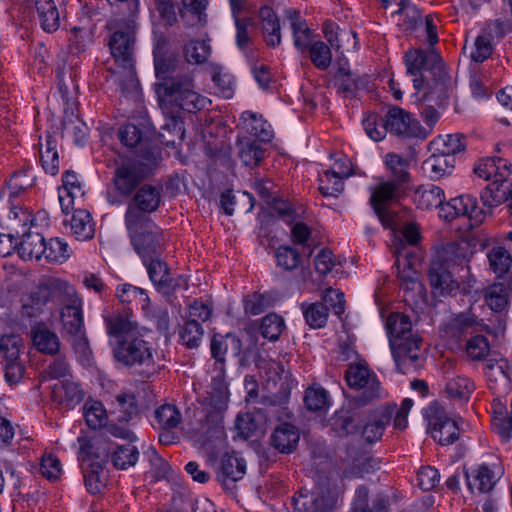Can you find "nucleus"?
Instances as JSON below:
<instances>
[{
  "instance_id": "5",
  "label": "nucleus",
  "mask_w": 512,
  "mask_h": 512,
  "mask_svg": "<svg viewBox=\"0 0 512 512\" xmlns=\"http://www.w3.org/2000/svg\"><path fill=\"white\" fill-rule=\"evenodd\" d=\"M228 389L222 382L213 387L206 398L205 419L201 428L203 448L210 458L216 459L226 448L223 413L227 408Z\"/></svg>"
},
{
  "instance_id": "54",
  "label": "nucleus",
  "mask_w": 512,
  "mask_h": 512,
  "mask_svg": "<svg viewBox=\"0 0 512 512\" xmlns=\"http://www.w3.org/2000/svg\"><path fill=\"white\" fill-rule=\"evenodd\" d=\"M183 53L189 64L199 65L209 58L211 46L204 40H192L184 46Z\"/></svg>"
},
{
  "instance_id": "20",
  "label": "nucleus",
  "mask_w": 512,
  "mask_h": 512,
  "mask_svg": "<svg viewBox=\"0 0 512 512\" xmlns=\"http://www.w3.org/2000/svg\"><path fill=\"white\" fill-rule=\"evenodd\" d=\"M144 265L147 268L149 278L157 291L170 295L178 288L187 289L188 284L183 277L172 278L167 264L159 259V256L148 259Z\"/></svg>"
},
{
  "instance_id": "58",
  "label": "nucleus",
  "mask_w": 512,
  "mask_h": 512,
  "mask_svg": "<svg viewBox=\"0 0 512 512\" xmlns=\"http://www.w3.org/2000/svg\"><path fill=\"white\" fill-rule=\"evenodd\" d=\"M116 296L122 303H132L141 305L143 309L150 303V299L146 291L142 288L133 286L131 284H123L117 287Z\"/></svg>"
},
{
  "instance_id": "61",
  "label": "nucleus",
  "mask_w": 512,
  "mask_h": 512,
  "mask_svg": "<svg viewBox=\"0 0 512 512\" xmlns=\"http://www.w3.org/2000/svg\"><path fill=\"white\" fill-rule=\"evenodd\" d=\"M284 327L285 322L281 316L274 313L268 314L261 321V335L270 341H276Z\"/></svg>"
},
{
  "instance_id": "9",
  "label": "nucleus",
  "mask_w": 512,
  "mask_h": 512,
  "mask_svg": "<svg viewBox=\"0 0 512 512\" xmlns=\"http://www.w3.org/2000/svg\"><path fill=\"white\" fill-rule=\"evenodd\" d=\"M463 262L464 256L455 244H448L436 255L428 271L429 282L435 294L446 295L458 289L453 269Z\"/></svg>"
},
{
  "instance_id": "19",
  "label": "nucleus",
  "mask_w": 512,
  "mask_h": 512,
  "mask_svg": "<svg viewBox=\"0 0 512 512\" xmlns=\"http://www.w3.org/2000/svg\"><path fill=\"white\" fill-rule=\"evenodd\" d=\"M345 379L351 388L362 391L356 397L360 404H366L379 396L380 384L376 376L365 365H350L346 370Z\"/></svg>"
},
{
  "instance_id": "49",
  "label": "nucleus",
  "mask_w": 512,
  "mask_h": 512,
  "mask_svg": "<svg viewBox=\"0 0 512 512\" xmlns=\"http://www.w3.org/2000/svg\"><path fill=\"white\" fill-rule=\"evenodd\" d=\"M83 415L91 429H98L107 423V412L100 401L88 400L83 406Z\"/></svg>"
},
{
  "instance_id": "64",
  "label": "nucleus",
  "mask_w": 512,
  "mask_h": 512,
  "mask_svg": "<svg viewBox=\"0 0 512 512\" xmlns=\"http://www.w3.org/2000/svg\"><path fill=\"white\" fill-rule=\"evenodd\" d=\"M487 257L490 267L495 273L502 275L509 270L511 255L505 248L494 247L489 251Z\"/></svg>"
},
{
  "instance_id": "46",
  "label": "nucleus",
  "mask_w": 512,
  "mask_h": 512,
  "mask_svg": "<svg viewBox=\"0 0 512 512\" xmlns=\"http://www.w3.org/2000/svg\"><path fill=\"white\" fill-rule=\"evenodd\" d=\"M349 173L335 170H327L320 178L319 190L324 196H337L343 191V178L348 177Z\"/></svg>"
},
{
  "instance_id": "15",
  "label": "nucleus",
  "mask_w": 512,
  "mask_h": 512,
  "mask_svg": "<svg viewBox=\"0 0 512 512\" xmlns=\"http://www.w3.org/2000/svg\"><path fill=\"white\" fill-rule=\"evenodd\" d=\"M487 212L477 206V200L474 196L465 194L443 202L439 210V217L451 222L458 217H467L471 221V226L480 225Z\"/></svg>"
},
{
  "instance_id": "29",
  "label": "nucleus",
  "mask_w": 512,
  "mask_h": 512,
  "mask_svg": "<svg viewBox=\"0 0 512 512\" xmlns=\"http://www.w3.org/2000/svg\"><path fill=\"white\" fill-rule=\"evenodd\" d=\"M300 433L296 426L290 423H281L275 427L270 436V444L283 454H289L296 449Z\"/></svg>"
},
{
  "instance_id": "8",
  "label": "nucleus",
  "mask_w": 512,
  "mask_h": 512,
  "mask_svg": "<svg viewBox=\"0 0 512 512\" xmlns=\"http://www.w3.org/2000/svg\"><path fill=\"white\" fill-rule=\"evenodd\" d=\"M72 285L62 280H52L40 284L22 298V315L36 318L45 313L58 309L63 297L69 296Z\"/></svg>"
},
{
  "instance_id": "6",
  "label": "nucleus",
  "mask_w": 512,
  "mask_h": 512,
  "mask_svg": "<svg viewBox=\"0 0 512 512\" xmlns=\"http://www.w3.org/2000/svg\"><path fill=\"white\" fill-rule=\"evenodd\" d=\"M156 91L163 107L175 106L189 113H196L210 105L211 101L196 90L194 73L186 69L166 82L156 83Z\"/></svg>"
},
{
  "instance_id": "59",
  "label": "nucleus",
  "mask_w": 512,
  "mask_h": 512,
  "mask_svg": "<svg viewBox=\"0 0 512 512\" xmlns=\"http://www.w3.org/2000/svg\"><path fill=\"white\" fill-rule=\"evenodd\" d=\"M42 257L48 262L63 263L70 257L68 244L59 238H51L45 241V252Z\"/></svg>"
},
{
  "instance_id": "48",
  "label": "nucleus",
  "mask_w": 512,
  "mask_h": 512,
  "mask_svg": "<svg viewBox=\"0 0 512 512\" xmlns=\"http://www.w3.org/2000/svg\"><path fill=\"white\" fill-rule=\"evenodd\" d=\"M204 336V329L200 322L186 319L179 331V338L183 345L193 349L199 347Z\"/></svg>"
},
{
  "instance_id": "53",
  "label": "nucleus",
  "mask_w": 512,
  "mask_h": 512,
  "mask_svg": "<svg viewBox=\"0 0 512 512\" xmlns=\"http://www.w3.org/2000/svg\"><path fill=\"white\" fill-rule=\"evenodd\" d=\"M306 323L313 329L325 326L328 319V308L323 303H311L301 305Z\"/></svg>"
},
{
  "instance_id": "42",
  "label": "nucleus",
  "mask_w": 512,
  "mask_h": 512,
  "mask_svg": "<svg viewBox=\"0 0 512 512\" xmlns=\"http://www.w3.org/2000/svg\"><path fill=\"white\" fill-rule=\"evenodd\" d=\"M139 450L131 443L117 446L110 453V461L116 469L127 470L136 465L139 459Z\"/></svg>"
},
{
  "instance_id": "62",
  "label": "nucleus",
  "mask_w": 512,
  "mask_h": 512,
  "mask_svg": "<svg viewBox=\"0 0 512 512\" xmlns=\"http://www.w3.org/2000/svg\"><path fill=\"white\" fill-rule=\"evenodd\" d=\"M304 402L308 410L321 411L328 406L327 391L318 385L310 386L305 391Z\"/></svg>"
},
{
  "instance_id": "27",
  "label": "nucleus",
  "mask_w": 512,
  "mask_h": 512,
  "mask_svg": "<svg viewBox=\"0 0 512 512\" xmlns=\"http://www.w3.org/2000/svg\"><path fill=\"white\" fill-rule=\"evenodd\" d=\"M370 192L372 208H380L398 202L405 193V187L389 179H381L377 185L370 188Z\"/></svg>"
},
{
  "instance_id": "37",
  "label": "nucleus",
  "mask_w": 512,
  "mask_h": 512,
  "mask_svg": "<svg viewBox=\"0 0 512 512\" xmlns=\"http://www.w3.org/2000/svg\"><path fill=\"white\" fill-rule=\"evenodd\" d=\"M31 338L34 347L43 354L54 355L60 350L61 343L57 334L43 325L31 329Z\"/></svg>"
},
{
  "instance_id": "11",
  "label": "nucleus",
  "mask_w": 512,
  "mask_h": 512,
  "mask_svg": "<svg viewBox=\"0 0 512 512\" xmlns=\"http://www.w3.org/2000/svg\"><path fill=\"white\" fill-rule=\"evenodd\" d=\"M407 73L413 78L416 93L424 87L425 81L434 73L444 68V63L438 52L433 49H411L405 54Z\"/></svg>"
},
{
  "instance_id": "21",
  "label": "nucleus",
  "mask_w": 512,
  "mask_h": 512,
  "mask_svg": "<svg viewBox=\"0 0 512 512\" xmlns=\"http://www.w3.org/2000/svg\"><path fill=\"white\" fill-rule=\"evenodd\" d=\"M246 473V462L238 457L234 452L224 453L219 462L217 478L223 488L230 495L235 494V483L241 480Z\"/></svg>"
},
{
  "instance_id": "36",
  "label": "nucleus",
  "mask_w": 512,
  "mask_h": 512,
  "mask_svg": "<svg viewBox=\"0 0 512 512\" xmlns=\"http://www.w3.org/2000/svg\"><path fill=\"white\" fill-rule=\"evenodd\" d=\"M19 256L23 260H39L45 252V239L39 233H21V241L16 243Z\"/></svg>"
},
{
  "instance_id": "38",
  "label": "nucleus",
  "mask_w": 512,
  "mask_h": 512,
  "mask_svg": "<svg viewBox=\"0 0 512 512\" xmlns=\"http://www.w3.org/2000/svg\"><path fill=\"white\" fill-rule=\"evenodd\" d=\"M444 201V191L434 184L421 186L415 191L414 202L419 209L439 208L440 210Z\"/></svg>"
},
{
  "instance_id": "50",
  "label": "nucleus",
  "mask_w": 512,
  "mask_h": 512,
  "mask_svg": "<svg viewBox=\"0 0 512 512\" xmlns=\"http://www.w3.org/2000/svg\"><path fill=\"white\" fill-rule=\"evenodd\" d=\"M466 478L469 489L472 491L477 489L481 493L491 491L496 483L495 474L487 465H481L472 480L468 474H466Z\"/></svg>"
},
{
  "instance_id": "16",
  "label": "nucleus",
  "mask_w": 512,
  "mask_h": 512,
  "mask_svg": "<svg viewBox=\"0 0 512 512\" xmlns=\"http://www.w3.org/2000/svg\"><path fill=\"white\" fill-rule=\"evenodd\" d=\"M385 125L392 135L405 138H426L428 132L412 114L401 107L392 106L384 115Z\"/></svg>"
},
{
  "instance_id": "33",
  "label": "nucleus",
  "mask_w": 512,
  "mask_h": 512,
  "mask_svg": "<svg viewBox=\"0 0 512 512\" xmlns=\"http://www.w3.org/2000/svg\"><path fill=\"white\" fill-rule=\"evenodd\" d=\"M261 31L265 43L270 47H277L281 43V26L276 13L271 7L264 6L259 11Z\"/></svg>"
},
{
  "instance_id": "34",
  "label": "nucleus",
  "mask_w": 512,
  "mask_h": 512,
  "mask_svg": "<svg viewBox=\"0 0 512 512\" xmlns=\"http://www.w3.org/2000/svg\"><path fill=\"white\" fill-rule=\"evenodd\" d=\"M241 119L243 120L244 129L250 136L261 142H270L272 140V127L262 115L245 111L242 113Z\"/></svg>"
},
{
  "instance_id": "3",
  "label": "nucleus",
  "mask_w": 512,
  "mask_h": 512,
  "mask_svg": "<svg viewBox=\"0 0 512 512\" xmlns=\"http://www.w3.org/2000/svg\"><path fill=\"white\" fill-rule=\"evenodd\" d=\"M389 342L398 371L415 369L421 358V338L412 333L410 318L402 313H391L386 321Z\"/></svg>"
},
{
  "instance_id": "40",
  "label": "nucleus",
  "mask_w": 512,
  "mask_h": 512,
  "mask_svg": "<svg viewBox=\"0 0 512 512\" xmlns=\"http://www.w3.org/2000/svg\"><path fill=\"white\" fill-rule=\"evenodd\" d=\"M330 425L331 433L339 438L347 437L358 430L356 415L349 410L337 411L331 418Z\"/></svg>"
},
{
  "instance_id": "43",
  "label": "nucleus",
  "mask_w": 512,
  "mask_h": 512,
  "mask_svg": "<svg viewBox=\"0 0 512 512\" xmlns=\"http://www.w3.org/2000/svg\"><path fill=\"white\" fill-rule=\"evenodd\" d=\"M385 164L390 172L391 178L389 180L405 187L410 181L408 160L396 153H388L385 156Z\"/></svg>"
},
{
  "instance_id": "24",
  "label": "nucleus",
  "mask_w": 512,
  "mask_h": 512,
  "mask_svg": "<svg viewBox=\"0 0 512 512\" xmlns=\"http://www.w3.org/2000/svg\"><path fill=\"white\" fill-rule=\"evenodd\" d=\"M450 88L451 77L444 67L425 81L424 87L422 88V90H425L422 100L425 103L435 104L437 107H442L447 102Z\"/></svg>"
},
{
  "instance_id": "55",
  "label": "nucleus",
  "mask_w": 512,
  "mask_h": 512,
  "mask_svg": "<svg viewBox=\"0 0 512 512\" xmlns=\"http://www.w3.org/2000/svg\"><path fill=\"white\" fill-rule=\"evenodd\" d=\"M330 44L323 41H314L308 47L312 64L319 70H327L331 65L332 53Z\"/></svg>"
},
{
  "instance_id": "30",
  "label": "nucleus",
  "mask_w": 512,
  "mask_h": 512,
  "mask_svg": "<svg viewBox=\"0 0 512 512\" xmlns=\"http://www.w3.org/2000/svg\"><path fill=\"white\" fill-rule=\"evenodd\" d=\"M84 484L92 495L101 494L108 483L109 475L106 467L98 461H91L83 468Z\"/></svg>"
},
{
  "instance_id": "13",
  "label": "nucleus",
  "mask_w": 512,
  "mask_h": 512,
  "mask_svg": "<svg viewBox=\"0 0 512 512\" xmlns=\"http://www.w3.org/2000/svg\"><path fill=\"white\" fill-rule=\"evenodd\" d=\"M161 204V188L145 184L137 189L130 199L124 215V222L153 221L149 216Z\"/></svg>"
},
{
  "instance_id": "35",
  "label": "nucleus",
  "mask_w": 512,
  "mask_h": 512,
  "mask_svg": "<svg viewBox=\"0 0 512 512\" xmlns=\"http://www.w3.org/2000/svg\"><path fill=\"white\" fill-rule=\"evenodd\" d=\"M181 60L175 52L168 54H156L154 57L155 76L157 83L166 82L173 79L178 72H184L186 69L180 68Z\"/></svg>"
},
{
  "instance_id": "57",
  "label": "nucleus",
  "mask_w": 512,
  "mask_h": 512,
  "mask_svg": "<svg viewBox=\"0 0 512 512\" xmlns=\"http://www.w3.org/2000/svg\"><path fill=\"white\" fill-rule=\"evenodd\" d=\"M118 405V419L122 422H129L139 413L137 399L132 392H121L115 397Z\"/></svg>"
},
{
  "instance_id": "7",
  "label": "nucleus",
  "mask_w": 512,
  "mask_h": 512,
  "mask_svg": "<svg viewBox=\"0 0 512 512\" xmlns=\"http://www.w3.org/2000/svg\"><path fill=\"white\" fill-rule=\"evenodd\" d=\"M156 354L153 345L144 339L140 331L130 334L125 340H119L114 348V356L119 362L127 367L139 368L140 373L147 378L159 369L155 362Z\"/></svg>"
},
{
  "instance_id": "18",
  "label": "nucleus",
  "mask_w": 512,
  "mask_h": 512,
  "mask_svg": "<svg viewBox=\"0 0 512 512\" xmlns=\"http://www.w3.org/2000/svg\"><path fill=\"white\" fill-rule=\"evenodd\" d=\"M120 142L128 148H137V154L146 162L156 163L159 156V148L153 140L145 136L142 130L132 124L127 123L118 130Z\"/></svg>"
},
{
  "instance_id": "25",
  "label": "nucleus",
  "mask_w": 512,
  "mask_h": 512,
  "mask_svg": "<svg viewBox=\"0 0 512 512\" xmlns=\"http://www.w3.org/2000/svg\"><path fill=\"white\" fill-rule=\"evenodd\" d=\"M323 33L331 48L343 55L345 52L357 50V35L353 30L341 29L335 23L327 21L323 24Z\"/></svg>"
},
{
  "instance_id": "23",
  "label": "nucleus",
  "mask_w": 512,
  "mask_h": 512,
  "mask_svg": "<svg viewBox=\"0 0 512 512\" xmlns=\"http://www.w3.org/2000/svg\"><path fill=\"white\" fill-rule=\"evenodd\" d=\"M483 320L471 313H460L452 317L444 326L443 333L446 337L459 342L463 337L487 330Z\"/></svg>"
},
{
  "instance_id": "39",
  "label": "nucleus",
  "mask_w": 512,
  "mask_h": 512,
  "mask_svg": "<svg viewBox=\"0 0 512 512\" xmlns=\"http://www.w3.org/2000/svg\"><path fill=\"white\" fill-rule=\"evenodd\" d=\"M40 25L48 33L55 32L60 27V16L53 0H35Z\"/></svg>"
},
{
  "instance_id": "28",
  "label": "nucleus",
  "mask_w": 512,
  "mask_h": 512,
  "mask_svg": "<svg viewBox=\"0 0 512 512\" xmlns=\"http://www.w3.org/2000/svg\"><path fill=\"white\" fill-rule=\"evenodd\" d=\"M211 354L219 365L221 373L224 371L225 356L230 355L237 357L241 353L242 343L241 340L232 334L214 335L211 340Z\"/></svg>"
},
{
  "instance_id": "22",
  "label": "nucleus",
  "mask_w": 512,
  "mask_h": 512,
  "mask_svg": "<svg viewBox=\"0 0 512 512\" xmlns=\"http://www.w3.org/2000/svg\"><path fill=\"white\" fill-rule=\"evenodd\" d=\"M82 302L77 297L75 288L72 286V292L69 296L63 297L61 303V322L64 331L70 336L80 335L84 332V321L82 314Z\"/></svg>"
},
{
  "instance_id": "26",
  "label": "nucleus",
  "mask_w": 512,
  "mask_h": 512,
  "mask_svg": "<svg viewBox=\"0 0 512 512\" xmlns=\"http://www.w3.org/2000/svg\"><path fill=\"white\" fill-rule=\"evenodd\" d=\"M84 397L80 384L70 379H63L52 387L51 399L59 407L70 410L78 405Z\"/></svg>"
},
{
  "instance_id": "1",
  "label": "nucleus",
  "mask_w": 512,
  "mask_h": 512,
  "mask_svg": "<svg viewBox=\"0 0 512 512\" xmlns=\"http://www.w3.org/2000/svg\"><path fill=\"white\" fill-rule=\"evenodd\" d=\"M111 27L114 31L108 39V46L116 65L113 73L122 93L136 99L140 85L135 71V19H116Z\"/></svg>"
},
{
  "instance_id": "31",
  "label": "nucleus",
  "mask_w": 512,
  "mask_h": 512,
  "mask_svg": "<svg viewBox=\"0 0 512 512\" xmlns=\"http://www.w3.org/2000/svg\"><path fill=\"white\" fill-rule=\"evenodd\" d=\"M293 35L294 46L301 52L306 51L312 43V30L308 27L300 12L294 9L286 11Z\"/></svg>"
},
{
  "instance_id": "4",
  "label": "nucleus",
  "mask_w": 512,
  "mask_h": 512,
  "mask_svg": "<svg viewBox=\"0 0 512 512\" xmlns=\"http://www.w3.org/2000/svg\"><path fill=\"white\" fill-rule=\"evenodd\" d=\"M474 173L486 181H491L481 192L480 199L484 207L491 212L493 207L506 202L512 191V164L501 157H486L477 161Z\"/></svg>"
},
{
  "instance_id": "60",
  "label": "nucleus",
  "mask_w": 512,
  "mask_h": 512,
  "mask_svg": "<svg viewBox=\"0 0 512 512\" xmlns=\"http://www.w3.org/2000/svg\"><path fill=\"white\" fill-rule=\"evenodd\" d=\"M155 418L160 428L173 429L181 422V413L172 404H164L155 410Z\"/></svg>"
},
{
  "instance_id": "45",
  "label": "nucleus",
  "mask_w": 512,
  "mask_h": 512,
  "mask_svg": "<svg viewBox=\"0 0 512 512\" xmlns=\"http://www.w3.org/2000/svg\"><path fill=\"white\" fill-rule=\"evenodd\" d=\"M107 332L110 336L119 340H125L128 336L138 333L137 325L122 315H115L106 319Z\"/></svg>"
},
{
  "instance_id": "44",
  "label": "nucleus",
  "mask_w": 512,
  "mask_h": 512,
  "mask_svg": "<svg viewBox=\"0 0 512 512\" xmlns=\"http://www.w3.org/2000/svg\"><path fill=\"white\" fill-rule=\"evenodd\" d=\"M509 288L503 283H495L484 292L487 306L494 312H502L509 305Z\"/></svg>"
},
{
  "instance_id": "51",
  "label": "nucleus",
  "mask_w": 512,
  "mask_h": 512,
  "mask_svg": "<svg viewBox=\"0 0 512 512\" xmlns=\"http://www.w3.org/2000/svg\"><path fill=\"white\" fill-rule=\"evenodd\" d=\"M24 349L23 339L18 334L9 333L0 337V355L3 361L21 358Z\"/></svg>"
},
{
  "instance_id": "52",
  "label": "nucleus",
  "mask_w": 512,
  "mask_h": 512,
  "mask_svg": "<svg viewBox=\"0 0 512 512\" xmlns=\"http://www.w3.org/2000/svg\"><path fill=\"white\" fill-rule=\"evenodd\" d=\"M432 145L435 146L436 151L454 157L466 148L465 138L462 134H448L444 137L439 136L432 142Z\"/></svg>"
},
{
  "instance_id": "63",
  "label": "nucleus",
  "mask_w": 512,
  "mask_h": 512,
  "mask_svg": "<svg viewBox=\"0 0 512 512\" xmlns=\"http://www.w3.org/2000/svg\"><path fill=\"white\" fill-rule=\"evenodd\" d=\"M363 127L366 134L374 141L384 139L388 132L384 116L382 117L376 113H371L363 119Z\"/></svg>"
},
{
  "instance_id": "17",
  "label": "nucleus",
  "mask_w": 512,
  "mask_h": 512,
  "mask_svg": "<svg viewBox=\"0 0 512 512\" xmlns=\"http://www.w3.org/2000/svg\"><path fill=\"white\" fill-rule=\"evenodd\" d=\"M429 430L434 440L441 445L454 443L459 437V427L455 420L449 418L438 404H432L426 412Z\"/></svg>"
},
{
  "instance_id": "47",
  "label": "nucleus",
  "mask_w": 512,
  "mask_h": 512,
  "mask_svg": "<svg viewBox=\"0 0 512 512\" xmlns=\"http://www.w3.org/2000/svg\"><path fill=\"white\" fill-rule=\"evenodd\" d=\"M475 389L474 383L467 377L458 375L449 379L445 391L450 398L467 401Z\"/></svg>"
},
{
  "instance_id": "12",
  "label": "nucleus",
  "mask_w": 512,
  "mask_h": 512,
  "mask_svg": "<svg viewBox=\"0 0 512 512\" xmlns=\"http://www.w3.org/2000/svg\"><path fill=\"white\" fill-rule=\"evenodd\" d=\"M338 494L336 481L321 477L312 491L295 499V507L299 512H331Z\"/></svg>"
},
{
  "instance_id": "41",
  "label": "nucleus",
  "mask_w": 512,
  "mask_h": 512,
  "mask_svg": "<svg viewBox=\"0 0 512 512\" xmlns=\"http://www.w3.org/2000/svg\"><path fill=\"white\" fill-rule=\"evenodd\" d=\"M70 227L73 235L80 241L92 239L95 229L90 213L86 210H76L71 218Z\"/></svg>"
},
{
  "instance_id": "56",
  "label": "nucleus",
  "mask_w": 512,
  "mask_h": 512,
  "mask_svg": "<svg viewBox=\"0 0 512 512\" xmlns=\"http://www.w3.org/2000/svg\"><path fill=\"white\" fill-rule=\"evenodd\" d=\"M40 160L46 173L56 175L59 171V158L56 151V140L51 136H46L45 148H40Z\"/></svg>"
},
{
  "instance_id": "10",
  "label": "nucleus",
  "mask_w": 512,
  "mask_h": 512,
  "mask_svg": "<svg viewBox=\"0 0 512 512\" xmlns=\"http://www.w3.org/2000/svg\"><path fill=\"white\" fill-rule=\"evenodd\" d=\"M130 242L143 263L152 257L160 256L166 238L164 231L153 221L125 223Z\"/></svg>"
},
{
  "instance_id": "2",
  "label": "nucleus",
  "mask_w": 512,
  "mask_h": 512,
  "mask_svg": "<svg viewBox=\"0 0 512 512\" xmlns=\"http://www.w3.org/2000/svg\"><path fill=\"white\" fill-rule=\"evenodd\" d=\"M506 360L489 361L485 365L488 387L493 395L492 425L495 431L508 441L512 436V384Z\"/></svg>"
},
{
  "instance_id": "14",
  "label": "nucleus",
  "mask_w": 512,
  "mask_h": 512,
  "mask_svg": "<svg viewBox=\"0 0 512 512\" xmlns=\"http://www.w3.org/2000/svg\"><path fill=\"white\" fill-rule=\"evenodd\" d=\"M155 164L133 160L116 167L113 175V184L116 191L124 197L131 196L151 174L152 166Z\"/></svg>"
},
{
  "instance_id": "32",
  "label": "nucleus",
  "mask_w": 512,
  "mask_h": 512,
  "mask_svg": "<svg viewBox=\"0 0 512 512\" xmlns=\"http://www.w3.org/2000/svg\"><path fill=\"white\" fill-rule=\"evenodd\" d=\"M455 162L454 156L437 151L423 162L422 168L431 179L438 180L453 172Z\"/></svg>"
}]
</instances>
